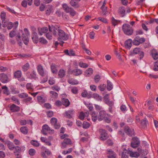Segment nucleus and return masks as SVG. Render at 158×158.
Returning <instances> with one entry per match:
<instances>
[{
    "instance_id": "f257e3e1",
    "label": "nucleus",
    "mask_w": 158,
    "mask_h": 158,
    "mask_svg": "<svg viewBox=\"0 0 158 158\" xmlns=\"http://www.w3.org/2000/svg\"><path fill=\"white\" fill-rule=\"evenodd\" d=\"M122 29L124 33L128 35H131L133 33L132 27L127 24H124L122 26Z\"/></svg>"
},
{
    "instance_id": "f03ea898",
    "label": "nucleus",
    "mask_w": 158,
    "mask_h": 158,
    "mask_svg": "<svg viewBox=\"0 0 158 158\" xmlns=\"http://www.w3.org/2000/svg\"><path fill=\"white\" fill-rule=\"evenodd\" d=\"M57 31L59 36L58 38L59 40H66L68 39L69 36L68 34H66L64 31L58 28Z\"/></svg>"
},
{
    "instance_id": "7ed1b4c3",
    "label": "nucleus",
    "mask_w": 158,
    "mask_h": 158,
    "mask_svg": "<svg viewBox=\"0 0 158 158\" xmlns=\"http://www.w3.org/2000/svg\"><path fill=\"white\" fill-rule=\"evenodd\" d=\"M100 135V139L102 140H105L107 139L109 136L104 129H101L99 130Z\"/></svg>"
},
{
    "instance_id": "20e7f679",
    "label": "nucleus",
    "mask_w": 158,
    "mask_h": 158,
    "mask_svg": "<svg viewBox=\"0 0 158 158\" xmlns=\"http://www.w3.org/2000/svg\"><path fill=\"white\" fill-rule=\"evenodd\" d=\"M25 33H23L22 36V40L24 43L27 44L29 41L28 35H29V33L27 29H24Z\"/></svg>"
},
{
    "instance_id": "39448f33",
    "label": "nucleus",
    "mask_w": 158,
    "mask_h": 158,
    "mask_svg": "<svg viewBox=\"0 0 158 158\" xmlns=\"http://www.w3.org/2000/svg\"><path fill=\"white\" fill-rule=\"evenodd\" d=\"M22 73L21 71L18 70L16 71L14 73V76L15 78L18 79L20 81H25V78L22 77Z\"/></svg>"
},
{
    "instance_id": "423d86ee",
    "label": "nucleus",
    "mask_w": 158,
    "mask_h": 158,
    "mask_svg": "<svg viewBox=\"0 0 158 158\" xmlns=\"http://www.w3.org/2000/svg\"><path fill=\"white\" fill-rule=\"evenodd\" d=\"M139 144V141L137 138L134 137L132 138L131 145L133 148H135L137 147Z\"/></svg>"
},
{
    "instance_id": "0eeeda50",
    "label": "nucleus",
    "mask_w": 158,
    "mask_h": 158,
    "mask_svg": "<svg viewBox=\"0 0 158 158\" xmlns=\"http://www.w3.org/2000/svg\"><path fill=\"white\" fill-rule=\"evenodd\" d=\"M0 80L3 83H6L10 81L7 75L4 73L0 74Z\"/></svg>"
},
{
    "instance_id": "6e6552de",
    "label": "nucleus",
    "mask_w": 158,
    "mask_h": 158,
    "mask_svg": "<svg viewBox=\"0 0 158 158\" xmlns=\"http://www.w3.org/2000/svg\"><path fill=\"white\" fill-rule=\"evenodd\" d=\"M72 144L70 139L68 138H65L63 141L62 143V148H65L68 145H71Z\"/></svg>"
},
{
    "instance_id": "1a4fd4ad",
    "label": "nucleus",
    "mask_w": 158,
    "mask_h": 158,
    "mask_svg": "<svg viewBox=\"0 0 158 158\" xmlns=\"http://www.w3.org/2000/svg\"><path fill=\"white\" fill-rule=\"evenodd\" d=\"M133 53L136 54H139V59L140 60L143 58L144 56V53L143 52L140 51V48H135L133 50Z\"/></svg>"
},
{
    "instance_id": "9d476101",
    "label": "nucleus",
    "mask_w": 158,
    "mask_h": 158,
    "mask_svg": "<svg viewBox=\"0 0 158 158\" xmlns=\"http://www.w3.org/2000/svg\"><path fill=\"white\" fill-rule=\"evenodd\" d=\"M125 8L123 6L119 7L118 11V14L122 17H124L125 15Z\"/></svg>"
},
{
    "instance_id": "9b49d317",
    "label": "nucleus",
    "mask_w": 158,
    "mask_h": 158,
    "mask_svg": "<svg viewBox=\"0 0 158 158\" xmlns=\"http://www.w3.org/2000/svg\"><path fill=\"white\" fill-rule=\"evenodd\" d=\"M37 69L39 74L41 76H44L46 74V71L44 70L43 67L41 65H38Z\"/></svg>"
},
{
    "instance_id": "f8f14e48",
    "label": "nucleus",
    "mask_w": 158,
    "mask_h": 158,
    "mask_svg": "<svg viewBox=\"0 0 158 158\" xmlns=\"http://www.w3.org/2000/svg\"><path fill=\"white\" fill-rule=\"evenodd\" d=\"M72 73L74 76H79L82 73V71L80 69L76 68L73 70L71 71Z\"/></svg>"
},
{
    "instance_id": "ddd939ff",
    "label": "nucleus",
    "mask_w": 158,
    "mask_h": 158,
    "mask_svg": "<svg viewBox=\"0 0 158 158\" xmlns=\"http://www.w3.org/2000/svg\"><path fill=\"white\" fill-rule=\"evenodd\" d=\"M106 115V112L104 110L101 111L99 114L98 116V120L99 121L102 120L105 118Z\"/></svg>"
},
{
    "instance_id": "4468645a",
    "label": "nucleus",
    "mask_w": 158,
    "mask_h": 158,
    "mask_svg": "<svg viewBox=\"0 0 158 158\" xmlns=\"http://www.w3.org/2000/svg\"><path fill=\"white\" fill-rule=\"evenodd\" d=\"M128 153L130 156L132 157H138L140 156V154L139 152H132L130 148H128Z\"/></svg>"
},
{
    "instance_id": "2eb2a0df",
    "label": "nucleus",
    "mask_w": 158,
    "mask_h": 158,
    "mask_svg": "<svg viewBox=\"0 0 158 158\" xmlns=\"http://www.w3.org/2000/svg\"><path fill=\"white\" fill-rule=\"evenodd\" d=\"M132 42V40L131 39H129L125 41L124 45L127 49H129L131 48V46Z\"/></svg>"
},
{
    "instance_id": "dca6fc26",
    "label": "nucleus",
    "mask_w": 158,
    "mask_h": 158,
    "mask_svg": "<svg viewBox=\"0 0 158 158\" xmlns=\"http://www.w3.org/2000/svg\"><path fill=\"white\" fill-rule=\"evenodd\" d=\"M32 39L35 43H37L38 41V36L36 32H34L32 33Z\"/></svg>"
},
{
    "instance_id": "f3484780",
    "label": "nucleus",
    "mask_w": 158,
    "mask_h": 158,
    "mask_svg": "<svg viewBox=\"0 0 158 158\" xmlns=\"http://www.w3.org/2000/svg\"><path fill=\"white\" fill-rule=\"evenodd\" d=\"M124 131L128 135H132L134 134L133 130H131L128 127H126L124 128Z\"/></svg>"
},
{
    "instance_id": "a211bd4d",
    "label": "nucleus",
    "mask_w": 158,
    "mask_h": 158,
    "mask_svg": "<svg viewBox=\"0 0 158 158\" xmlns=\"http://www.w3.org/2000/svg\"><path fill=\"white\" fill-rule=\"evenodd\" d=\"M107 152L108 158H115L116 154L114 151L110 149L108 150Z\"/></svg>"
},
{
    "instance_id": "6ab92c4d",
    "label": "nucleus",
    "mask_w": 158,
    "mask_h": 158,
    "mask_svg": "<svg viewBox=\"0 0 158 158\" xmlns=\"http://www.w3.org/2000/svg\"><path fill=\"white\" fill-rule=\"evenodd\" d=\"M10 110L12 112L18 111L20 110V107L14 104H12L10 106Z\"/></svg>"
},
{
    "instance_id": "aec40b11",
    "label": "nucleus",
    "mask_w": 158,
    "mask_h": 158,
    "mask_svg": "<svg viewBox=\"0 0 158 158\" xmlns=\"http://www.w3.org/2000/svg\"><path fill=\"white\" fill-rule=\"evenodd\" d=\"M62 104L65 107H67L69 106L70 104V102L68 99L64 98H62Z\"/></svg>"
},
{
    "instance_id": "412c9836",
    "label": "nucleus",
    "mask_w": 158,
    "mask_h": 158,
    "mask_svg": "<svg viewBox=\"0 0 158 158\" xmlns=\"http://www.w3.org/2000/svg\"><path fill=\"white\" fill-rule=\"evenodd\" d=\"M109 95L108 94H106L104 96V99L105 100V102L106 104L108 105H113V103L112 102L110 101L109 99Z\"/></svg>"
},
{
    "instance_id": "4be33fe9",
    "label": "nucleus",
    "mask_w": 158,
    "mask_h": 158,
    "mask_svg": "<svg viewBox=\"0 0 158 158\" xmlns=\"http://www.w3.org/2000/svg\"><path fill=\"white\" fill-rule=\"evenodd\" d=\"M93 69L91 68H89L87 69L85 72V75L86 77H89L93 74Z\"/></svg>"
},
{
    "instance_id": "5701e85b",
    "label": "nucleus",
    "mask_w": 158,
    "mask_h": 158,
    "mask_svg": "<svg viewBox=\"0 0 158 158\" xmlns=\"http://www.w3.org/2000/svg\"><path fill=\"white\" fill-rule=\"evenodd\" d=\"M49 31L51 32H52L53 35L55 36L57 35V33H58V31H57V29H55L54 27H51L50 26H49Z\"/></svg>"
},
{
    "instance_id": "b1692460",
    "label": "nucleus",
    "mask_w": 158,
    "mask_h": 158,
    "mask_svg": "<svg viewBox=\"0 0 158 158\" xmlns=\"http://www.w3.org/2000/svg\"><path fill=\"white\" fill-rule=\"evenodd\" d=\"M62 7L63 10L67 13H69V11L71 8V7H69L67 4L64 3L62 4Z\"/></svg>"
},
{
    "instance_id": "393cba45",
    "label": "nucleus",
    "mask_w": 158,
    "mask_h": 158,
    "mask_svg": "<svg viewBox=\"0 0 158 158\" xmlns=\"http://www.w3.org/2000/svg\"><path fill=\"white\" fill-rule=\"evenodd\" d=\"M56 66L55 64H52L51 66V68L52 72L54 74H56L57 73V70L56 69Z\"/></svg>"
},
{
    "instance_id": "a878e982",
    "label": "nucleus",
    "mask_w": 158,
    "mask_h": 158,
    "mask_svg": "<svg viewBox=\"0 0 158 158\" xmlns=\"http://www.w3.org/2000/svg\"><path fill=\"white\" fill-rule=\"evenodd\" d=\"M26 87L29 91H33L34 90V86L31 83H27L26 85Z\"/></svg>"
},
{
    "instance_id": "bb28decb",
    "label": "nucleus",
    "mask_w": 158,
    "mask_h": 158,
    "mask_svg": "<svg viewBox=\"0 0 158 158\" xmlns=\"http://www.w3.org/2000/svg\"><path fill=\"white\" fill-rule=\"evenodd\" d=\"M91 115L92 121L94 122H95L98 118L97 113H96L95 112H92Z\"/></svg>"
},
{
    "instance_id": "cd10ccee",
    "label": "nucleus",
    "mask_w": 158,
    "mask_h": 158,
    "mask_svg": "<svg viewBox=\"0 0 158 158\" xmlns=\"http://www.w3.org/2000/svg\"><path fill=\"white\" fill-rule=\"evenodd\" d=\"M6 13L4 12H2L1 13L0 17L2 20V23H6Z\"/></svg>"
},
{
    "instance_id": "c85d7f7f",
    "label": "nucleus",
    "mask_w": 158,
    "mask_h": 158,
    "mask_svg": "<svg viewBox=\"0 0 158 158\" xmlns=\"http://www.w3.org/2000/svg\"><path fill=\"white\" fill-rule=\"evenodd\" d=\"M151 53L152 57L154 60H156L158 58V54L155 50H152Z\"/></svg>"
},
{
    "instance_id": "c756f323",
    "label": "nucleus",
    "mask_w": 158,
    "mask_h": 158,
    "mask_svg": "<svg viewBox=\"0 0 158 158\" xmlns=\"http://www.w3.org/2000/svg\"><path fill=\"white\" fill-rule=\"evenodd\" d=\"M68 82L72 85H76L78 83V81L77 80L73 78L69 79L68 80Z\"/></svg>"
},
{
    "instance_id": "7c9ffc66",
    "label": "nucleus",
    "mask_w": 158,
    "mask_h": 158,
    "mask_svg": "<svg viewBox=\"0 0 158 158\" xmlns=\"http://www.w3.org/2000/svg\"><path fill=\"white\" fill-rule=\"evenodd\" d=\"M148 122L146 119H143L141 121V125L142 128H145L147 127Z\"/></svg>"
},
{
    "instance_id": "2f4dec72",
    "label": "nucleus",
    "mask_w": 158,
    "mask_h": 158,
    "mask_svg": "<svg viewBox=\"0 0 158 158\" xmlns=\"http://www.w3.org/2000/svg\"><path fill=\"white\" fill-rule=\"evenodd\" d=\"M65 74V71L62 69H61L59 71L58 76L62 78L64 76Z\"/></svg>"
},
{
    "instance_id": "473e14b6",
    "label": "nucleus",
    "mask_w": 158,
    "mask_h": 158,
    "mask_svg": "<svg viewBox=\"0 0 158 158\" xmlns=\"http://www.w3.org/2000/svg\"><path fill=\"white\" fill-rule=\"evenodd\" d=\"M65 114L67 117L69 118H71L72 117V115L73 114V111L72 110H70L66 111Z\"/></svg>"
},
{
    "instance_id": "72a5a7b5",
    "label": "nucleus",
    "mask_w": 158,
    "mask_h": 158,
    "mask_svg": "<svg viewBox=\"0 0 158 158\" xmlns=\"http://www.w3.org/2000/svg\"><path fill=\"white\" fill-rule=\"evenodd\" d=\"M106 5V3L105 2H104L102 6L101 7V9L102 10L103 13V14L104 15L106 14V13L107 10V7L105 6Z\"/></svg>"
},
{
    "instance_id": "f704fd0d",
    "label": "nucleus",
    "mask_w": 158,
    "mask_h": 158,
    "mask_svg": "<svg viewBox=\"0 0 158 158\" xmlns=\"http://www.w3.org/2000/svg\"><path fill=\"white\" fill-rule=\"evenodd\" d=\"M92 97L98 101H101L102 100V97L99 96L97 94L94 93L92 95Z\"/></svg>"
},
{
    "instance_id": "c9c22d12",
    "label": "nucleus",
    "mask_w": 158,
    "mask_h": 158,
    "mask_svg": "<svg viewBox=\"0 0 158 158\" xmlns=\"http://www.w3.org/2000/svg\"><path fill=\"white\" fill-rule=\"evenodd\" d=\"M79 2V0H71L70 3L71 6L73 7L77 5Z\"/></svg>"
},
{
    "instance_id": "e433bc0d",
    "label": "nucleus",
    "mask_w": 158,
    "mask_h": 158,
    "mask_svg": "<svg viewBox=\"0 0 158 158\" xmlns=\"http://www.w3.org/2000/svg\"><path fill=\"white\" fill-rule=\"evenodd\" d=\"M128 150L127 151L125 150L122 153V158H127L128 157Z\"/></svg>"
},
{
    "instance_id": "4c0bfd02",
    "label": "nucleus",
    "mask_w": 158,
    "mask_h": 158,
    "mask_svg": "<svg viewBox=\"0 0 158 158\" xmlns=\"http://www.w3.org/2000/svg\"><path fill=\"white\" fill-rule=\"evenodd\" d=\"M50 96L52 98H55L58 97V94L55 91H51L50 92Z\"/></svg>"
},
{
    "instance_id": "58836bf2",
    "label": "nucleus",
    "mask_w": 158,
    "mask_h": 158,
    "mask_svg": "<svg viewBox=\"0 0 158 158\" xmlns=\"http://www.w3.org/2000/svg\"><path fill=\"white\" fill-rule=\"evenodd\" d=\"M48 31V28L46 27H44L41 28L39 30V34L40 35H42V33H46Z\"/></svg>"
},
{
    "instance_id": "ea45409f",
    "label": "nucleus",
    "mask_w": 158,
    "mask_h": 158,
    "mask_svg": "<svg viewBox=\"0 0 158 158\" xmlns=\"http://www.w3.org/2000/svg\"><path fill=\"white\" fill-rule=\"evenodd\" d=\"M120 22L119 20H117L115 19L113 17L111 18V23L112 25L114 26L117 25Z\"/></svg>"
},
{
    "instance_id": "a19ab883",
    "label": "nucleus",
    "mask_w": 158,
    "mask_h": 158,
    "mask_svg": "<svg viewBox=\"0 0 158 158\" xmlns=\"http://www.w3.org/2000/svg\"><path fill=\"white\" fill-rule=\"evenodd\" d=\"M37 100L39 103H42L44 102L45 101L44 98L42 96H38L37 97Z\"/></svg>"
},
{
    "instance_id": "79ce46f5",
    "label": "nucleus",
    "mask_w": 158,
    "mask_h": 158,
    "mask_svg": "<svg viewBox=\"0 0 158 158\" xmlns=\"http://www.w3.org/2000/svg\"><path fill=\"white\" fill-rule=\"evenodd\" d=\"M132 43L134 45H138L140 44L139 40V37L136 36L134 38V39L132 41Z\"/></svg>"
},
{
    "instance_id": "37998d69",
    "label": "nucleus",
    "mask_w": 158,
    "mask_h": 158,
    "mask_svg": "<svg viewBox=\"0 0 158 158\" xmlns=\"http://www.w3.org/2000/svg\"><path fill=\"white\" fill-rule=\"evenodd\" d=\"M20 130L21 132L23 134H26L28 133V129L26 127H22L20 128Z\"/></svg>"
},
{
    "instance_id": "c03bdc74",
    "label": "nucleus",
    "mask_w": 158,
    "mask_h": 158,
    "mask_svg": "<svg viewBox=\"0 0 158 158\" xmlns=\"http://www.w3.org/2000/svg\"><path fill=\"white\" fill-rule=\"evenodd\" d=\"M30 67V65L28 63H27L22 66L23 71L24 72L27 70Z\"/></svg>"
},
{
    "instance_id": "a18cd8bd",
    "label": "nucleus",
    "mask_w": 158,
    "mask_h": 158,
    "mask_svg": "<svg viewBox=\"0 0 158 158\" xmlns=\"http://www.w3.org/2000/svg\"><path fill=\"white\" fill-rule=\"evenodd\" d=\"M79 66L81 68H86L88 67V65L85 63L82 62H80L78 63Z\"/></svg>"
},
{
    "instance_id": "49530a36",
    "label": "nucleus",
    "mask_w": 158,
    "mask_h": 158,
    "mask_svg": "<svg viewBox=\"0 0 158 158\" xmlns=\"http://www.w3.org/2000/svg\"><path fill=\"white\" fill-rule=\"evenodd\" d=\"M30 143L31 145L35 147H38L40 146V143L39 142L35 140H32L31 141Z\"/></svg>"
},
{
    "instance_id": "de8ad7c7",
    "label": "nucleus",
    "mask_w": 158,
    "mask_h": 158,
    "mask_svg": "<svg viewBox=\"0 0 158 158\" xmlns=\"http://www.w3.org/2000/svg\"><path fill=\"white\" fill-rule=\"evenodd\" d=\"M113 88V85L109 81H107V89L109 90H110Z\"/></svg>"
},
{
    "instance_id": "09e8293b",
    "label": "nucleus",
    "mask_w": 158,
    "mask_h": 158,
    "mask_svg": "<svg viewBox=\"0 0 158 158\" xmlns=\"http://www.w3.org/2000/svg\"><path fill=\"white\" fill-rule=\"evenodd\" d=\"M7 146L8 148L10 150H12L15 148V146L13 143L10 141L7 143Z\"/></svg>"
},
{
    "instance_id": "8fccbe9b",
    "label": "nucleus",
    "mask_w": 158,
    "mask_h": 158,
    "mask_svg": "<svg viewBox=\"0 0 158 158\" xmlns=\"http://www.w3.org/2000/svg\"><path fill=\"white\" fill-rule=\"evenodd\" d=\"M41 149H43V151L44 152L48 155H49L51 154V152L48 149L44 146L41 147Z\"/></svg>"
},
{
    "instance_id": "3c124183",
    "label": "nucleus",
    "mask_w": 158,
    "mask_h": 158,
    "mask_svg": "<svg viewBox=\"0 0 158 158\" xmlns=\"http://www.w3.org/2000/svg\"><path fill=\"white\" fill-rule=\"evenodd\" d=\"M2 89H4L3 92L4 94H6L7 95H9V93L7 87L6 86H3L2 87Z\"/></svg>"
},
{
    "instance_id": "603ef678",
    "label": "nucleus",
    "mask_w": 158,
    "mask_h": 158,
    "mask_svg": "<svg viewBox=\"0 0 158 158\" xmlns=\"http://www.w3.org/2000/svg\"><path fill=\"white\" fill-rule=\"evenodd\" d=\"M36 77L35 72L33 71L30 74L29 78L31 79H35Z\"/></svg>"
},
{
    "instance_id": "864d4df0",
    "label": "nucleus",
    "mask_w": 158,
    "mask_h": 158,
    "mask_svg": "<svg viewBox=\"0 0 158 158\" xmlns=\"http://www.w3.org/2000/svg\"><path fill=\"white\" fill-rule=\"evenodd\" d=\"M82 125L83 128L87 129L89 127L90 124L89 123L84 121Z\"/></svg>"
},
{
    "instance_id": "5fc2aeb1",
    "label": "nucleus",
    "mask_w": 158,
    "mask_h": 158,
    "mask_svg": "<svg viewBox=\"0 0 158 158\" xmlns=\"http://www.w3.org/2000/svg\"><path fill=\"white\" fill-rule=\"evenodd\" d=\"M35 152H36L35 150L32 148H31L29 149L28 151V153L29 155L31 156H34L35 155Z\"/></svg>"
},
{
    "instance_id": "6e6d98bb",
    "label": "nucleus",
    "mask_w": 158,
    "mask_h": 158,
    "mask_svg": "<svg viewBox=\"0 0 158 158\" xmlns=\"http://www.w3.org/2000/svg\"><path fill=\"white\" fill-rule=\"evenodd\" d=\"M24 102L25 103H27L28 102L31 103L33 101H32V98L30 97H28L24 100Z\"/></svg>"
},
{
    "instance_id": "4d7b16f0",
    "label": "nucleus",
    "mask_w": 158,
    "mask_h": 158,
    "mask_svg": "<svg viewBox=\"0 0 158 158\" xmlns=\"http://www.w3.org/2000/svg\"><path fill=\"white\" fill-rule=\"evenodd\" d=\"M70 15L73 16H74L76 14V11L71 7L69 11V13Z\"/></svg>"
},
{
    "instance_id": "13d9d810",
    "label": "nucleus",
    "mask_w": 158,
    "mask_h": 158,
    "mask_svg": "<svg viewBox=\"0 0 158 158\" xmlns=\"http://www.w3.org/2000/svg\"><path fill=\"white\" fill-rule=\"evenodd\" d=\"M16 35V32L14 30L11 31L9 33V36L11 38L14 37Z\"/></svg>"
},
{
    "instance_id": "bf43d9fd",
    "label": "nucleus",
    "mask_w": 158,
    "mask_h": 158,
    "mask_svg": "<svg viewBox=\"0 0 158 158\" xmlns=\"http://www.w3.org/2000/svg\"><path fill=\"white\" fill-rule=\"evenodd\" d=\"M94 79L95 82L98 83L101 79V76L98 75H96L95 76Z\"/></svg>"
},
{
    "instance_id": "052dcab7",
    "label": "nucleus",
    "mask_w": 158,
    "mask_h": 158,
    "mask_svg": "<svg viewBox=\"0 0 158 158\" xmlns=\"http://www.w3.org/2000/svg\"><path fill=\"white\" fill-rule=\"evenodd\" d=\"M106 86L104 84L100 85L98 86V88L99 90L100 91H104L106 89Z\"/></svg>"
},
{
    "instance_id": "680f3d73",
    "label": "nucleus",
    "mask_w": 158,
    "mask_h": 158,
    "mask_svg": "<svg viewBox=\"0 0 158 158\" xmlns=\"http://www.w3.org/2000/svg\"><path fill=\"white\" fill-rule=\"evenodd\" d=\"M50 122L51 124L53 125L57 122V119L56 118H52L51 119Z\"/></svg>"
},
{
    "instance_id": "e2e57ef3",
    "label": "nucleus",
    "mask_w": 158,
    "mask_h": 158,
    "mask_svg": "<svg viewBox=\"0 0 158 158\" xmlns=\"http://www.w3.org/2000/svg\"><path fill=\"white\" fill-rule=\"evenodd\" d=\"M39 41L41 43L44 44H46L48 42L47 40L43 37L40 38Z\"/></svg>"
},
{
    "instance_id": "0e129e2a",
    "label": "nucleus",
    "mask_w": 158,
    "mask_h": 158,
    "mask_svg": "<svg viewBox=\"0 0 158 158\" xmlns=\"http://www.w3.org/2000/svg\"><path fill=\"white\" fill-rule=\"evenodd\" d=\"M42 129L48 131H50L51 130L50 128L47 125H44L42 127Z\"/></svg>"
},
{
    "instance_id": "69168bd1",
    "label": "nucleus",
    "mask_w": 158,
    "mask_h": 158,
    "mask_svg": "<svg viewBox=\"0 0 158 158\" xmlns=\"http://www.w3.org/2000/svg\"><path fill=\"white\" fill-rule=\"evenodd\" d=\"M98 20L99 21H102V22L104 23H107V20L105 18H102L101 17H99L98 18Z\"/></svg>"
},
{
    "instance_id": "338daca9",
    "label": "nucleus",
    "mask_w": 158,
    "mask_h": 158,
    "mask_svg": "<svg viewBox=\"0 0 158 158\" xmlns=\"http://www.w3.org/2000/svg\"><path fill=\"white\" fill-rule=\"evenodd\" d=\"M6 9L8 11L12 13H14L15 14L16 13V12H15L14 10L7 6H6Z\"/></svg>"
},
{
    "instance_id": "774afa93",
    "label": "nucleus",
    "mask_w": 158,
    "mask_h": 158,
    "mask_svg": "<svg viewBox=\"0 0 158 158\" xmlns=\"http://www.w3.org/2000/svg\"><path fill=\"white\" fill-rule=\"evenodd\" d=\"M153 70L155 71H158V63L156 62L155 63L153 68Z\"/></svg>"
}]
</instances>
